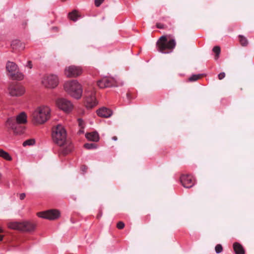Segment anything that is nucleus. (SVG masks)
Listing matches in <instances>:
<instances>
[{
  "instance_id": "f257e3e1",
  "label": "nucleus",
  "mask_w": 254,
  "mask_h": 254,
  "mask_svg": "<svg viewBox=\"0 0 254 254\" xmlns=\"http://www.w3.org/2000/svg\"><path fill=\"white\" fill-rule=\"evenodd\" d=\"M27 118L26 113L24 112H21L15 117L8 118L5 122V126L14 134H20L24 131L23 125L27 123Z\"/></svg>"
},
{
  "instance_id": "f03ea898",
  "label": "nucleus",
  "mask_w": 254,
  "mask_h": 254,
  "mask_svg": "<svg viewBox=\"0 0 254 254\" xmlns=\"http://www.w3.org/2000/svg\"><path fill=\"white\" fill-rule=\"evenodd\" d=\"M51 117V109L47 106L42 105L36 108L32 113L34 124L41 125L46 122Z\"/></svg>"
},
{
  "instance_id": "7ed1b4c3",
  "label": "nucleus",
  "mask_w": 254,
  "mask_h": 254,
  "mask_svg": "<svg viewBox=\"0 0 254 254\" xmlns=\"http://www.w3.org/2000/svg\"><path fill=\"white\" fill-rule=\"evenodd\" d=\"M64 88L70 96L76 99H79L82 96L81 85L76 80H72L65 82Z\"/></svg>"
},
{
  "instance_id": "20e7f679",
  "label": "nucleus",
  "mask_w": 254,
  "mask_h": 254,
  "mask_svg": "<svg viewBox=\"0 0 254 254\" xmlns=\"http://www.w3.org/2000/svg\"><path fill=\"white\" fill-rule=\"evenodd\" d=\"M157 50L163 54H169L171 53L175 49L176 42L175 39L169 40L167 39V36H162L157 42Z\"/></svg>"
},
{
  "instance_id": "39448f33",
  "label": "nucleus",
  "mask_w": 254,
  "mask_h": 254,
  "mask_svg": "<svg viewBox=\"0 0 254 254\" xmlns=\"http://www.w3.org/2000/svg\"><path fill=\"white\" fill-rule=\"evenodd\" d=\"M52 137L54 142L59 146L64 144L66 139V132L61 125H58L53 127Z\"/></svg>"
},
{
  "instance_id": "423d86ee",
  "label": "nucleus",
  "mask_w": 254,
  "mask_h": 254,
  "mask_svg": "<svg viewBox=\"0 0 254 254\" xmlns=\"http://www.w3.org/2000/svg\"><path fill=\"white\" fill-rule=\"evenodd\" d=\"M6 69L9 76L12 79L21 80L24 78V74L18 71V66L15 63L8 61L6 64Z\"/></svg>"
},
{
  "instance_id": "0eeeda50",
  "label": "nucleus",
  "mask_w": 254,
  "mask_h": 254,
  "mask_svg": "<svg viewBox=\"0 0 254 254\" xmlns=\"http://www.w3.org/2000/svg\"><path fill=\"white\" fill-rule=\"evenodd\" d=\"M59 79L57 75L51 74L44 75L42 80L43 85L49 89L56 88L59 84Z\"/></svg>"
},
{
  "instance_id": "6e6552de",
  "label": "nucleus",
  "mask_w": 254,
  "mask_h": 254,
  "mask_svg": "<svg viewBox=\"0 0 254 254\" xmlns=\"http://www.w3.org/2000/svg\"><path fill=\"white\" fill-rule=\"evenodd\" d=\"M85 106L87 108L91 109L97 105V102L95 97V91L91 88L85 90Z\"/></svg>"
},
{
  "instance_id": "1a4fd4ad",
  "label": "nucleus",
  "mask_w": 254,
  "mask_h": 254,
  "mask_svg": "<svg viewBox=\"0 0 254 254\" xmlns=\"http://www.w3.org/2000/svg\"><path fill=\"white\" fill-rule=\"evenodd\" d=\"M60 212L57 209H50L47 211L39 212L37 215L39 217L53 220L59 218Z\"/></svg>"
},
{
  "instance_id": "9d476101",
  "label": "nucleus",
  "mask_w": 254,
  "mask_h": 254,
  "mask_svg": "<svg viewBox=\"0 0 254 254\" xmlns=\"http://www.w3.org/2000/svg\"><path fill=\"white\" fill-rule=\"evenodd\" d=\"M82 73V69L80 66L70 65L65 68L64 73L67 77H76Z\"/></svg>"
},
{
  "instance_id": "9b49d317",
  "label": "nucleus",
  "mask_w": 254,
  "mask_h": 254,
  "mask_svg": "<svg viewBox=\"0 0 254 254\" xmlns=\"http://www.w3.org/2000/svg\"><path fill=\"white\" fill-rule=\"evenodd\" d=\"M8 93L11 96L18 97L25 92L24 87L20 85H10L8 88Z\"/></svg>"
},
{
  "instance_id": "f8f14e48",
  "label": "nucleus",
  "mask_w": 254,
  "mask_h": 254,
  "mask_svg": "<svg viewBox=\"0 0 254 254\" xmlns=\"http://www.w3.org/2000/svg\"><path fill=\"white\" fill-rule=\"evenodd\" d=\"M57 107L65 112H68L73 109L71 102L64 98H60L56 101Z\"/></svg>"
},
{
  "instance_id": "ddd939ff",
  "label": "nucleus",
  "mask_w": 254,
  "mask_h": 254,
  "mask_svg": "<svg viewBox=\"0 0 254 254\" xmlns=\"http://www.w3.org/2000/svg\"><path fill=\"white\" fill-rule=\"evenodd\" d=\"M97 85L100 88L117 86L116 80L112 77L102 78L98 81Z\"/></svg>"
},
{
  "instance_id": "4468645a",
  "label": "nucleus",
  "mask_w": 254,
  "mask_h": 254,
  "mask_svg": "<svg viewBox=\"0 0 254 254\" xmlns=\"http://www.w3.org/2000/svg\"><path fill=\"white\" fill-rule=\"evenodd\" d=\"M182 185L186 188H190L194 185L195 180L190 175H183L180 177Z\"/></svg>"
},
{
  "instance_id": "2eb2a0df",
  "label": "nucleus",
  "mask_w": 254,
  "mask_h": 254,
  "mask_svg": "<svg viewBox=\"0 0 254 254\" xmlns=\"http://www.w3.org/2000/svg\"><path fill=\"white\" fill-rule=\"evenodd\" d=\"M161 19L167 22V24H163L161 22H157L156 27L158 29H168L170 30L173 28V24L172 21L169 19L168 17H162Z\"/></svg>"
},
{
  "instance_id": "dca6fc26",
  "label": "nucleus",
  "mask_w": 254,
  "mask_h": 254,
  "mask_svg": "<svg viewBox=\"0 0 254 254\" xmlns=\"http://www.w3.org/2000/svg\"><path fill=\"white\" fill-rule=\"evenodd\" d=\"M97 115L103 118H109L112 115V111L106 108L103 107L97 110Z\"/></svg>"
},
{
  "instance_id": "f3484780",
  "label": "nucleus",
  "mask_w": 254,
  "mask_h": 254,
  "mask_svg": "<svg viewBox=\"0 0 254 254\" xmlns=\"http://www.w3.org/2000/svg\"><path fill=\"white\" fill-rule=\"evenodd\" d=\"M35 225L29 222H22V231L30 232L34 230Z\"/></svg>"
},
{
  "instance_id": "a211bd4d",
  "label": "nucleus",
  "mask_w": 254,
  "mask_h": 254,
  "mask_svg": "<svg viewBox=\"0 0 254 254\" xmlns=\"http://www.w3.org/2000/svg\"><path fill=\"white\" fill-rule=\"evenodd\" d=\"M8 228L22 231V222H10L7 224Z\"/></svg>"
},
{
  "instance_id": "6ab92c4d",
  "label": "nucleus",
  "mask_w": 254,
  "mask_h": 254,
  "mask_svg": "<svg viewBox=\"0 0 254 254\" xmlns=\"http://www.w3.org/2000/svg\"><path fill=\"white\" fill-rule=\"evenodd\" d=\"M233 249L236 254H245V252L243 247L239 243L233 244Z\"/></svg>"
},
{
  "instance_id": "aec40b11",
  "label": "nucleus",
  "mask_w": 254,
  "mask_h": 254,
  "mask_svg": "<svg viewBox=\"0 0 254 254\" xmlns=\"http://www.w3.org/2000/svg\"><path fill=\"white\" fill-rule=\"evenodd\" d=\"M85 136L86 138L90 141L97 142L99 139V134L96 132L86 133Z\"/></svg>"
},
{
  "instance_id": "412c9836",
  "label": "nucleus",
  "mask_w": 254,
  "mask_h": 254,
  "mask_svg": "<svg viewBox=\"0 0 254 254\" xmlns=\"http://www.w3.org/2000/svg\"><path fill=\"white\" fill-rule=\"evenodd\" d=\"M80 16L78 14L77 11L74 10L68 14V18L73 21H76Z\"/></svg>"
},
{
  "instance_id": "4be33fe9",
  "label": "nucleus",
  "mask_w": 254,
  "mask_h": 254,
  "mask_svg": "<svg viewBox=\"0 0 254 254\" xmlns=\"http://www.w3.org/2000/svg\"><path fill=\"white\" fill-rule=\"evenodd\" d=\"M0 157L4 159L7 161H11L12 160V157L9 154V153L3 149H0Z\"/></svg>"
},
{
  "instance_id": "5701e85b",
  "label": "nucleus",
  "mask_w": 254,
  "mask_h": 254,
  "mask_svg": "<svg viewBox=\"0 0 254 254\" xmlns=\"http://www.w3.org/2000/svg\"><path fill=\"white\" fill-rule=\"evenodd\" d=\"M212 50L213 52L216 54L215 57V60H217L219 57V55L221 51L220 47L219 46H215L213 47Z\"/></svg>"
},
{
  "instance_id": "b1692460",
  "label": "nucleus",
  "mask_w": 254,
  "mask_h": 254,
  "mask_svg": "<svg viewBox=\"0 0 254 254\" xmlns=\"http://www.w3.org/2000/svg\"><path fill=\"white\" fill-rule=\"evenodd\" d=\"M239 38L240 43L243 46H245L248 45V42L246 37L240 35Z\"/></svg>"
},
{
  "instance_id": "393cba45",
  "label": "nucleus",
  "mask_w": 254,
  "mask_h": 254,
  "mask_svg": "<svg viewBox=\"0 0 254 254\" xmlns=\"http://www.w3.org/2000/svg\"><path fill=\"white\" fill-rule=\"evenodd\" d=\"M35 143V140L33 139H30L26 140V141H24L23 143V146H26L27 145H34Z\"/></svg>"
},
{
  "instance_id": "a878e982",
  "label": "nucleus",
  "mask_w": 254,
  "mask_h": 254,
  "mask_svg": "<svg viewBox=\"0 0 254 254\" xmlns=\"http://www.w3.org/2000/svg\"><path fill=\"white\" fill-rule=\"evenodd\" d=\"M84 146L87 149H95L97 148V145L94 143H85L84 144Z\"/></svg>"
},
{
  "instance_id": "bb28decb",
  "label": "nucleus",
  "mask_w": 254,
  "mask_h": 254,
  "mask_svg": "<svg viewBox=\"0 0 254 254\" xmlns=\"http://www.w3.org/2000/svg\"><path fill=\"white\" fill-rule=\"evenodd\" d=\"M223 250V247L221 244H217L215 247V251L216 254L221 253Z\"/></svg>"
},
{
  "instance_id": "cd10ccee",
  "label": "nucleus",
  "mask_w": 254,
  "mask_h": 254,
  "mask_svg": "<svg viewBox=\"0 0 254 254\" xmlns=\"http://www.w3.org/2000/svg\"><path fill=\"white\" fill-rule=\"evenodd\" d=\"M200 78L199 75H192L189 78L190 81H194L198 80Z\"/></svg>"
},
{
  "instance_id": "c85d7f7f",
  "label": "nucleus",
  "mask_w": 254,
  "mask_h": 254,
  "mask_svg": "<svg viewBox=\"0 0 254 254\" xmlns=\"http://www.w3.org/2000/svg\"><path fill=\"white\" fill-rule=\"evenodd\" d=\"M117 227L119 229H123L125 227V224H124V223L123 222H122V221H119L117 224Z\"/></svg>"
},
{
  "instance_id": "c756f323",
  "label": "nucleus",
  "mask_w": 254,
  "mask_h": 254,
  "mask_svg": "<svg viewBox=\"0 0 254 254\" xmlns=\"http://www.w3.org/2000/svg\"><path fill=\"white\" fill-rule=\"evenodd\" d=\"M72 148V146L71 145H70L68 148L64 149V150H63V154H68L69 152H70L71 151Z\"/></svg>"
},
{
  "instance_id": "7c9ffc66",
  "label": "nucleus",
  "mask_w": 254,
  "mask_h": 254,
  "mask_svg": "<svg viewBox=\"0 0 254 254\" xmlns=\"http://www.w3.org/2000/svg\"><path fill=\"white\" fill-rule=\"evenodd\" d=\"M104 0H95L94 3L96 7H99L104 2Z\"/></svg>"
},
{
  "instance_id": "2f4dec72",
  "label": "nucleus",
  "mask_w": 254,
  "mask_h": 254,
  "mask_svg": "<svg viewBox=\"0 0 254 254\" xmlns=\"http://www.w3.org/2000/svg\"><path fill=\"white\" fill-rule=\"evenodd\" d=\"M225 73L224 72H222L220 73L218 75V78L219 80H222V79H223L225 77Z\"/></svg>"
},
{
  "instance_id": "473e14b6",
  "label": "nucleus",
  "mask_w": 254,
  "mask_h": 254,
  "mask_svg": "<svg viewBox=\"0 0 254 254\" xmlns=\"http://www.w3.org/2000/svg\"><path fill=\"white\" fill-rule=\"evenodd\" d=\"M78 121L79 126L81 127V128H83V127H84L83 126V122L82 120L79 119L78 120Z\"/></svg>"
},
{
  "instance_id": "72a5a7b5",
  "label": "nucleus",
  "mask_w": 254,
  "mask_h": 254,
  "mask_svg": "<svg viewBox=\"0 0 254 254\" xmlns=\"http://www.w3.org/2000/svg\"><path fill=\"white\" fill-rule=\"evenodd\" d=\"M26 196V194L25 193H22L19 194V198L21 200H23Z\"/></svg>"
},
{
  "instance_id": "f704fd0d",
  "label": "nucleus",
  "mask_w": 254,
  "mask_h": 254,
  "mask_svg": "<svg viewBox=\"0 0 254 254\" xmlns=\"http://www.w3.org/2000/svg\"><path fill=\"white\" fill-rule=\"evenodd\" d=\"M26 66L29 67L30 69L32 68V64L31 61H28L27 63Z\"/></svg>"
},
{
  "instance_id": "c9c22d12",
  "label": "nucleus",
  "mask_w": 254,
  "mask_h": 254,
  "mask_svg": "<svg viewBox=\"0 0 254 254\" xmlns=\"http://www.w3.org/2000/svg\"><path fill=\"white\" fill-rule=\"evenodd\" d=\"M3 230L1 227H0V233H2ZM3 236L0 234V241H1L3 239Z\"/></svg>"
},
{
  "instance_id": "e433bc0d",
  "label": "nucleus",
  "mask_w": 254,
  "mask_h": 254,
  "mask_svg": "<svg viewBox=\"0 0 254 254\" xmlns=\"http://www.w3.org/2000/svg\"><path fill=\"white\" fill-rule=\"evenodd\" d=\"M112 139H113V140H114V141H116V140H117L118 138H117V136H113V137H112Z\"/></svg>"
},
{
  "instance_id": "4c0bfd02",
  "label": "nucleus",
  "mask_w": 254,
  "mask_h": 254,
  "mask_svg": "<svg viewBox=\"0 0 254 254\" xmlns=\"http://www.w3.org/2000/svg\"><path fill=\"white\" fill-rule=\"evenodd\" d=\"M102 216V213L101 212H99V214L97 215V218H99Z\"/></svg>"
},
{
  "instance_id": "58836bf2",
  "label": "nucleus",
  "mask_w": 254,
  "mask_h": 254,
  "mask_svg": "<svg viewBox=\"0 0 254 254\" xmlns=\"http://www.w3.org/2000/svg\"><path fill=\"white\" fill-rule=\"evenodd\" d=\"M79 132H83V131H82V130H81V129H80V130H79Z\"/></svg>"
},
{
  "instance_id": "ea45409f",
  "label": "nucleus",
  "mask_w": 254,
  "mask_h": 254,
  "mask_svg": "<svg viewBox=\"0 0 254 254\" xmlns=\"http://www.w3.org/2000/svg\"><path fill=\"white\" fill-rule=\"evenodd\" d=\"M63 1H66V0H62Z\"/></svg>"
}]
</instances>
